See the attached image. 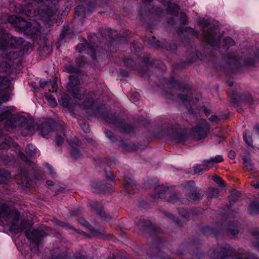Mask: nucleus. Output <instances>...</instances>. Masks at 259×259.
I'll use <instances>...</instances> for the list:
<instances>
[{
	"mask_svg": "<svg viewBox=\"0 0 259 259\" xmlns=\"http://www.w3.org/2000/svg\"><path fill=\"white\" fill-rule=\"evenodd\" d=\"M104 133L107 138H108L110 140L113 141L114 137L112 133L110 131H105Z\"/></svg>",
	"mask_w": 259,
	"mask_h": 259,
	"instance_id": "37998d69",
	"label": "nucleus"
},
{
	"mask_svg": "<svg viewBox=\"0 0 259 259\" xmlns=\"http://www.w3.org/2000/svg\"><path fill=\"white\" fill-rule=\"evenodd\" d=\"M212 180L220 186L224 187L225 186V182L221 177L215 175L213 176Z\"/></svg>",
	"mask_w": 259,
	"mask_h": 259,
	"instance_id": "c756f323",
	"label": "nucleus"
},
{
	"mask_svg": "<svg viewBox=\"0 0 259 259\" xmlns=\"http://www.w3.org/2000/svg\"><path fill=\"white\" fill-rule=\"evenodd\" d=\"M55 14V12H53L50 15H49L48 20V21H52V17Z\"/></svg>",
	"mask_w": 259,
	"mask_h": 259,
	"instance_id": "4d7b16f0",
	"label": "nucleus"
},
{
	"mask_svg": "<svg viewBox=\"0 0 259 259\" xmlns=\"http://www.w3.org/2000/svg\"><path fill=\"white\" fill-rule=\"evenodd\" d=\"M148 43L155 48L162 47L161 43L159 41L156 40V38L154 37L151 39H149Z\"/></svg>",
	"mask_w": 259,
	"mask_h": 259,
	"instance_id": "bb28decb",
	"label": "nucleus"
},
{
	"mask_svg": "<svg viewBox=\"0 0 259 259\" xmlns=\"http://www.w3.org/2000/svg\"><path fill=\"white\" fill-rule=\"evenodd\" d=\"M26 153L30 156H33L36 153V149L33 145L29 144L26 148Z\"/></svg>",
	"mask_w": 259,
	"mask_h": 259,
	"instance_id": "aec40b11",
	"label": "nucleus"
},
{
	"mask_svg": "<svg viewBox=\"0 0 259 259\" xmlns=\"http://www.w3.org/2000/svg\"><path fill=\"white\" fill-rule=\"evenodd\" d=\"M209 167L206 162L204 161L202 164H196L194 166V170L195 174H200L203 170H208Z\"/></svg>",
	"mask_w": 259,
	"mask_h": 259,
	"instance_id": "dca6fc26",
	"label": "nucleus"
},
{
	"mask_svg": "<svg viewBox=\"0 0 259 259\" xmlns=\"http://www.w3.org/2000/svg\"><path fill=\"white\" fill-rule=\"evenodd\" d=\"M76 259H86L85 257L83 255L75 256Z\"/></svg>",
	"mask_w": 259,
	"mask_h": 259,
	"instance_id": "bf43d9fd",
	"label": "nucleus"
},
{
	"mask_svg": "<svg viewBox=\"0 0 259 259\" xmlns=\"http://www.w3.org/2000/svg\"><path fill=\"white\" fill-rule=\"evenodd\" d=\"M78 223H79V224H80L81 225H82V226H83V227H85L87 228H89L90 225L87 222V221L85 220L83 218H80L78 220Z\"/></svg>",
	"mask_w": 259,
	"mask_h": 259,
	"instance_id": "c9c22d12",
	"label": "nucleus"
},
{
	"mask_svg": "<svg viewBox=\"0 0 259 259\" xmlns=\"http://www.w3.org/2000/svg\"><path fill=\"white\" fill-rule=\"evenodd\" d=\"M175 87L179 90H186L188 89L187 87L185 84H181L180 83H177Z\"/></svg>",
	"mask_w": 259,
	"mask_h": 259,
	"instance_id": "58836bf2",
	"label": "nucleus"
},
{
	"mask_svg": "<svg viewBox=\"0 0 259 259\" xmlns=\"http://www.w3.org/2000/svg\"><path fill=\"white\" fill-rule=\"evenodd\" d=\"M57 144L58 146L61 145L64 141V138L61 136L58 135L56 138Z\"/></svg>",
	"mask_w": 259,
	"mask_h": 259,
	"instance_id": "4c0bfd02",
	"label": "nucleus"
},
{
	"mask_svg": "<svg viewBox=\"0 0 259 259\" xmlns=\"http://www.w3.org/2000/svg\"><path fill=\"white\" fill-rule=\"evenodd\" d=\"M46 184L50 186H53L54 185V183L51 180H48L46 181Z\"/></svg>",
	"mask_w": 259,
	"mask_h": 259,
	"instance_id": "13d9d810",
	"label": "nucleus"
},
{
	"mask_svg": "<svg viewBox=\"0 0 259 259\" xmlns=\"http://www.w3.org/2000/svg\"><path fill=\"white\" fill-rule=\"evenodd\" d=\"M80 127L82 130L86 133H89L90 131L89 125L88 122L84 121H81L79 123Z\"/></svg>",
	"mask_w": 259,
	"mask_h": 259,
	"instance_id": "c85d7f7f",
	"label": "nucleus"
},
{
	"mask_svg": "<svg viewBox=\"0 0 259 259\" xmlns=\"http://www.w3.org/2000/svg\"><path fill=\"white\" fill-rule=\"evenodd\" d=\"M20 12L25 13L27 15H29V12H26V11H24V10H21L20 11Z\"/></svg>",
	"mask_w": 259,
	"mask_h": 259,
	"instance_id": "69168bd1",
	"label": "nucleus"
},
{
	"mask_svg": "<svg viewBox=\"0 0 259 259\" xmlns=\"http://www.w3.org/2000/svg\"><path fill=\"white\" fill-rule=\"evenodd\" d=\"M249 211L251 214L259 213V201L252 202L250 204Z\"/></svg>",
	"mask_w": 259,
	"mask_h": 259,
	"instance_id": "6ab92c4d",
	"label": "nucleus"
},
{
	"mask_svg": "<svg viewBox=\"0 0 259 259\" xmlns=\"http://www.w3.org/2000/svg\"><path fill=\"white\" fill-rule=\"evenodd\" d=\"M252 186L255 189H259V183L256 184L252 185Z\"/></svg>",
	"mask_w": 259,
	"mask_h": 259,
	"instance_id": "0e129e2a",
	"label": "nucleus"
},
{
	"mask_svg": "<svg viewBox=\"0 0 259 259\" xmlns=\"http://www.w3.org/2000/svg\"><path fill=\"white\" fill-rule=\"evenodd\" d=\"M105 120L113 127L117 128L121 132H130L132 130L131 125L123 121L120 120L114 115H108L105 117Z\"/></svg>",
	"mask_w": 259,
	"mask_h": 259,
	"instance_id": "6e6552de",
	"label": "nucleus"
},
{
	"mask_svg": "<svg viewBox=\"0 0 259 259\" xmlns=\"http://www.w3.org/2000/svg\"><path fill=\"white\" fill-rule=\"evenodd\" d=\"M45 165L46 167L49 170V173H50V175L54 178H56L57 174L54 170L53 167L48 163H45Z\"/></svg>",
	"mask_w": 259,
	"mask_h": 259,
	"instance_id": "2f4dec72",
	"label": "nucleus"
},
{
	"mask_svg": "<svg viewBox=\"0 0 259 259\" xmlns=\"http://www.w3.org/2000/svg\"><path fill=\"white\" fill-rule=\"evenodd\" d=\"M228 157L231 159H234L235 158V152L233 151H230L228 154Z\"/></svg>",
	"mask_w": 259,
	"mask_h": 259,
	"instance_id": "a18cd8bd",
	"label": "nucleus"
},
{
	"mask_svg": "<svg viewBox=\"0 0 259 259\" xmlns=\"http://www.w3.org/2000/svg\"><path fill=\"white\" fill-rule=\"evenodd\" d=\"M19 56V54L13 50L9 51L5 54V57L9 60L15 59Z\"/></svg>",
	"mask_w": 259,
	"mask_h": 259,
	"instance_id": "a878e982",
	"label": "nucleus"
},
{
	"mask_svg": "<svg viewBox=\"0 0 259 259\" xmlns=\"http://www.w3.org/2000/svg\"><path fill=\"white\" fill-rule=\"evenodd\" d=\"M257 51V52L255 53V56L259 59V50Z\"/></svg>",
	"mask_w": 259,
	"mask_h": 259,
	"instance_id": "774afa93",
	"label": "nucleus"
},
{
	"mask_svg": "<svg viewBox=\"0 0 259 259\" xmlns=\"http://www.w3.org/2000/svg\"><path fill=\"white\" fill-rule=\"evenodd\" d=\"M87 100L83 101V107L86 109L92 108L93 107L94 99L92 98H90L89 97L86 98Z\"/></svg>",
	"mask_w": 259,
	"mask_h": 259,
	"instance_id": "b1692460",
	"label": "nucleus"
},
{
	"mask_svg": "<svg viewBox=\"0 0 259 259\" xmlns=\"http://www.w3.org/2000/svg\"><path fill=\"white\" fill-rule=\"evenodd\" d=\"M178 97L180 101L187 108L189 106H191L194 103V101L191 98L185 94H179Z\"/></svg>",
	"mask_w": 259,
	"mask_h": 259,
	"instance_id": "4468645a",
	"label": "nucleus"
},
{
	"mask_svg": "<svg viewBox=\"0 0 259 259\" xmlns=\"http://www.w3.org/2000/svg\"><path fill=\"white\" fill-rule=\"evenodd\" d=\"M8 20L19 31H23L33 39H37L41 34L40 24L34 20L27 21L18 17L10 16Z\"/></svg>",
	"mask_w": 259,
	"mask_h": 259,
	"instance_id": "f257e3e1",
	"label": "nucleus"
},
{
	"mask_svg": "<svg viewBox=\"0 0 259 259\" xmlns=\"http://www.w3.org/2000/svg\"><path fill=\"white\" fill-rule=\"evenodd\" d=\"M6 145L5 143L0 144V149L1 150L4 149L6 148Z\"/></svg>",
	"mask_w": 259,
	"mask_h": 259,
	"instance_id": "052dcab7",
	"label": "nucleus"
},
{
	"mask_svg": "<svg viewBox=\"0 0 259 259\" xmlns=\"http://www.w3.org/2000/svg\"><path fill=\"white\" fill-rule=\"evenodd\" d=\"M69 78V82L67 84L68 91L72 93L74 98L81 100L86 91L84 88L78 87L80 81L78 76L75 74L70 75Z\"/></svg>",
	"mask_w": 259,
	"mask_h": 259,
	"instance_id": "39448f33",
	"label": "nucleus"
},
{
	"mask_svg": "<svg viewBox=\"0 0 259 259\" xmlns=\"http://www.w3.org/2000/svg\"><path fill=\"white\" fill-rule=\"evenodd\" d=\"M139 95L138 93H135L132 94V97L138 99L139 98Z\"/></svg>",
	"mask_w": 259,
	"mask_h": 259,
	"instance_id": "5fc2aeb1",
	"label": "nucleus"
},
{
	"mask_svg": "<svg viewBox=\"0 0 259 259\" xmlns=\"http://www.w3.org/2000/svg\"><path fill=\"white\" fill-rule=\"evenodd\" d=\"M224 41L226 47L232 46L235 45L234 40L230 37H227L225 38Z\"/></svg>",
	"mask_w": 259,
	"mask_h": 259,
	"instance_id": "7c9ffc66",
	"label": "nucleus"
},
{
	"mask_svg": "<svg viewBox=\"0 0 259 259\" xmlns=\"http://www.w3.org/2000/svg\"><path fill=\"white\" fill-rule=\"evenodd\" d=\"M181 20L182 24H185L187 22V16L184 13H181Z\"/></svg>",
	"mask_w": 259,
	"mask_h": 259,
	"instance_id": "ea45409f",
	"label": "nucleus"
},
{
	"mask_svg": "<svg viewBox=\"0 0 259 259\" xmlns=\"http://www.w3.org/2000/svg\"><path fill=\"white\" fill-rule=\"evenodd\" d=\"M7 120L6 126L11 128L17 127H24L23 130L27 131L25 134H28L33 128L32 125H27V120L23 116H12L10 112L7 111L0 115V121Z\"/></svg>",
	"mask_w": 259,
	"mask_h": 259,
	"instance_id": "7ed1b4c3",
	"label": "nucleus"
},
{
	"mask_svg": "<svg viewBox=\"0 0 259 259\" xmlns=\"http://www.w3.org/2000/svg\"><path fill=\"white\" fill-rule=\"evenodd\" d=\"M91 207L97 210V212L102 218H105L106 219H110L111 217L109 214H106L105 212L102 209V206L96 201H92L90 202Z\"/></svg>",
	"mask_w": 259,
	"mask_h": 259,
	"instance_id": "ddd939ff",
	"label": "nucleus"
},
{
	"mask_svg": "<svg viewBox=\"0 0 259 259\" xmlns=\"http://www.w3.org/2000/svg\"><path fill=\"white\" fill-rule=\"evenodd\" d=\"M46 98H47L48 101L49 102V103L52 106H55L57 104V103H56V99L53 96H52L51 95H48V96H46Z\"/></svg>",
	"mask_w": 259,
	"mask_h": 259,
	"instance_id": "72a5a7b5",
	"label": "nucleus"
},
{
	"mask_svg": "<svg viewBox=\"0 0 259 259\" xmlns=\"http://www.w3.org/2000/svg\"><path fill=\"white\" fill-rule=\"evenodd\" d=\"M57 86V85L56 83V81H54L52 84V88L53 91H56Z\"/></svg>",
	"mask_w": 259,
	"mask_h": 259,
	"instance_id": "6e6d98bb",
	"label": "nucleus"
},
{
	"mask_svg": "<svg viewBox=\"0 0 259 259\" xmlns=\"http://www.w3.org/2000/svg\"><path fill=\"white\" fill-rule=\"evenodd\" d=\"M209 132V127L205 121L203 122L202 126H197L193 130L195 138L197 140L204 138Z\"/></svg>",
	"mask_w": 259,
	"mask_h": 259,
	"instance_id": "9b49d317",
	"label": "nucleus"
},
{
	"mask_svg": "<svg viewBox=\"0 0 259 259\" xmlns=\"http://www.w3.org/2000/svg\"><path fill=\"white\" fill-rule=\"evenodd\" d=\"M228 230L230 231L231 234L233 235L237 234L238 232V230L237 229H232L231 228H229Z\"/></svg>",
	"mask_w": 259,
	"mask_h": 259,
	"instance_id": "49530a36",
	"label": "nucleus"
},
{
	"mask_svg": "<svg viewBox=\"0 0 259 259\" xmlns=\"http://www.w3.org/2000/svg\"><path fill=\"white\" fill-rule=\"evenodd\" d=\"M224 160L223 158L221 155H217L214 157H211L210 159L205 160V162L207 163H219L223 161Z\"/></svg>",
	"mask_w": 259,
	"mask_h": 259,
	"instance_id": "5701e85b",
	"label": "nucleus"
},
{
	"mask_svg": "<svg viewBox=\"0 0 259 259\" xmlns=\"http://www.w3.org/2000/svg\"><path fill=\"white\" fill-rule=\"evenodd\" d=\"M211 257L218 259H226L227 257L231 259H255L251 254L244 253L243 250H241L236 255L234 250L228 244L217 247L213 251Z\"/></svg>",
	"mask_w": 259,
	"mask_h": 259,
	"instance_id": "20e7f679",
	"label": "nucleus"
},
{
	"mask_svg": "<svg viewBox=\"0 0 259 259\" xmlns=\"http://www.w3.org/2000/svg\"><path fill=\"white\" fill-rule=\"evenodd\" d=\"M241 100H245L249 103L253 102V99L250 94H247L242 97Z\"/></svg>",
	"mask_w": 259,
	"mask_h": 259,
	"instance_id": "f704fd0d",
	"label": "nucleus"
},
{
	"mask_svg": "<svg viewBox=\"0 0 259 259\" xmlns=\"http://www.w3.org/2000/svg\"><path fill=\"white\" fill-rule=\"evenodd\" d=\"M209 119L212 121V122H216L218 120V118L215 115H211L209 118Z\"/></svg>",
	"mask_w": 259,
	"mask_h": 259,
	"instance_id": "09e8293b",
	"label": "nucleus"
},
{
	"mask_svg": "<svg viewBox=\"0 0 259 259\" xmlns=\"http://www.w3.org/2000/svg\"><path fill=\"white\" fill-rule=\"evenodd\" d=\"M171 130L168 131V134L170 137L171 140L177 143H184L186 141L188 136L187 131L181 128L179 125L174 126L170 125Z\"/></svg>",
	"mask_w": 259,
	"mask_h": 259,
	"instance_id": "0eeeda50",
	"label": "nucleus"
},
{
	"mask_svg": "<svg viewBox=\"0 0 259 259\" xmlns=\"http://www.w3.org/2000/svg\"><path fill=\"white\" fill-rule=\"evenodd\" d=\"M98 44H95L93 40H90V44L87 42L80 44L76 46V48L78 52H85L94 59L96 58V49L98 47Z\"/></svg>",
	"mask_w": 259,
	"mask_h": 259,
	"instance_id": "1a4fd4ad",
	"label": "nucleus"
},
{
	"mask_svg": "<svg viewBox=\"0 0 259 259\" xmlns=\"http://www.w3.org/2000/svg\"><path fill=\"white\" fill-rule=\"evenodd\" d=\"M68 71L70 72H74L73 68L71 67H69V69L68 70Z\"/></svg>",
	"mask_w": 259,
	"mask_h": 259,
	"instance_id": "338daca9",
	"label": "nucleus"
},
{
	"mask_svg": "<svg viewBox=\"0 0 259 259\" xmlns=\"http://www.w3.org/2000/svg\"><path fill=\"white\" fill-rule=\"evenodd\" d=\"M167 11L168 13L177 17L179 11V7L177 4H170L167 8Z\"/></svg>",
	"mask_w": 259,
	"mask_h": 259,
	"instance_id": "a211bd4d",
	"label": "nucleus"
},
{
	"mask_svg": "<svg viewBox=\"0 0 259 259\" xmlns=\"http://www.w3.org/2000/svg\"><path fill=\"white\" fill-rule=\"evenodd\" d=\"M219 194V190L217 188H209L207 193V197L209 198L218 197Z\"/></svg>",
	"mask_w": 259,
	"mask_h": 259,
	"instance_id": "412c9836",
	"label": "nucleus"
},
{
	"mask_svg": "<svg viewBox=\"0 0 259 259\" xmlns=\"http://www.w3.org/2000/svg\"><path fill=\"white\" fill-rule=\"evenodd\" d=\"M139 122L144 125H146L147 124L149 123L148 120L146 119H145L144 120L140 119H139Z\"/></svg>",
	"mask_w": 259,
	"mask_h": 259,
	"instance_id": "3c124183",
	"label": "nucleus"
},
{
	"mask_svg": "<svg viewBox=\"0 0 259 259\" xmlns=\"http://www.w3.org/2000/svg\"><path fill=\"white\" fill-rule=\"evenodd\" d=\"M198 24L202 28L204 40L212 47L218 46L221 39L220 35L217 34L218 28L206 19H200Z\"/></svg>",
	"mask_w": 259,
	"mask_h": 259,
	"instance_id": "f03ea898",
	"label": "nucleus"
},
{
	"mask_svg": "<svg viewBox=\"0 0 259 259\" xmlns=\"http://www.w3.org/2000/svg\"><path fill=\"white\" fill-rule=\"evenodd\" d=\"M23 43L24 40L22 37H14L10 34H5L0 39V49L7 51L9 46L11 49L17 48Z\"/></svg>",
	"mask_w": 259,
	"mask_h": 259,
	"instance_id": "423d86ee",
	"label": "nucleus"
},
{
	"mask_svg": "<svg viewBox=\"0 0 259 259\" xmlns=\"http://www.w3.org/2000/svg\"><path fill=\"white\" fill-rule=\"evenodd\" d=\"M168 201L171 203H176L178 201V197L176 194H172L169 198H168Z\"/></svg>",
	"mask_w": 259,
	"mask_h": 259,
	"instance_id": "e433bc0d",
	"label": "nucleus"
},
{
	"mask_svg": "<svg viewBox=\"0 0 259 259\" xmlns=\"http://www.w3.org/2000/svg\"><path fill=\"white\" fill-rule=\"evenodd\" d=\"M124 182L126 185L128 186H131L132 187H133L135 185L134 181L130 178L125 179Z\"/></svg>",
	"mask_w": 259,
	"mask_h": 259,
	"instance_id": "a19ab883",
	"label": "nucleus"
},
{
	"mask_svg": "<svg viewBox=\"0 0 259 259\" xmlns=\"http://www.w3.org/2000/svg\"><path fill=\"white\" fill-rule=\"evenodd\" d=\"M252 234L253 236L257 238L259 237V230H254L252 232Z\"/></svg>",
	"mask_w": 259,
	"mask_h": 259,
	"instance_id": "864d4df0",
	"label": "nucleus"
},
{
	"mask_svg": "<svg viewBox=\"0 0 259 259\" xmlns=\"http://www.w3.org/2000/svg\"><path fill=\"white\" fill-rule=\"evenodd\" d=\"M149 224V222H145L144 223H140L138 224V226L141 227V229H142L143 230H147L146 227L148 226V225Z\"/></svg>",
	"mask_w": 259,
	"mask_h": 259,
	"instance_id": "79ce46f5",
	"label": "nucleus"
},
{
	"mask_svg": "<svg viewBox=\"0 0 259 259\" xmlns=\"http://www.w3.org/2000/svg\"><path fill=\"white\" fill-rule=\"evenodd\" d=\"M243 140L244 142L249 146H252V141L251 137L246 133L243 134Z\"/></svg>",
	"mask_w": 259,
	"mask_h": 259,
	"instance_id": "473e14b6",
	"label": "nucleus"
},
{
	"mask_svg": "<svg viewBox=\"0 0 259 259\" xmlns=\"http://www.w3.org/2000/svg\"><path fill=\"white\" fill-rule=\"evenodd\" d=\"M243 164L246 169L249 170H252L254 169V165L250 162V159L249 157H245L243 158Z\"/></svg>",
	"mask_w": 259,
	"mask_h": 259,
	"instance_id": "4be33fe9",
	"label": "nucleus"
},
{
	"mask_svg": "<svg viewBox=\"0 0 259 259\" xmlns=\"http://www.w3.org/2000/svg\"><path fill=\"white\" fill-rule=\"evenodd\" d=\"M70 153L71 156L75 159L79 158L81 155L79 149L77 148H72Z\"/></svg>",
	"mask_w": 259,
	"mask_h": 259,
	"instance_id": "393cba45",
	"label": "nucleus"
},
{
	"mask_svg": "<svg viewBox=\"0 0 259 259\" xmlns=\"http://www.w3.org/2000/svg\"><path fill=\"white\" fill-rule=\"evenodd\" d=\"M75 20H79L84 18L85 15V8L82 6H78L75 8Z\"/></svg>",
	"mask_w": 259,
	"mask_h": 259,
	"instance_id": "2eb2a0df",
	"label": "nucleus"
},
{
	"mask_svg": "<svg viewBox=\"0 0 259 259\" xmlns=\"http://www.w3.org/2000/svg\"><path fill=\"white\" fill-rule=\"evenodd\" d=\"M254 247L257 249L259 251V242L257 241L254 243Z\"/></svg>",
	"mask_w": 259,
	"mask_h": 259,
	"instance_id": "e2e57ef3",
	"label": "nucleus"
},
{
	"mask_svg": "<svg viewBox=\"0 0 259 259\" xmlns=\"http://www.w3.org/2000/svg\"><path fill=\"white\" fill-rule=\"evenodd\" d=\"M119 73L123 77H127L128 76V72L126 71L123 70H120Z\"/></svg>",
	"mask_w": 259,
	"mask_h": 259,
	"instance_id": "de8ad7c7",
	"label": "nucleus"
},
{
	"mask_svg": "<svg viewBox=\"0 0 259 259\" xmlns=\"http://www.w3.org/2000/svg\"><path fill=\"white\" fill-rule=\"evenodd\" d=\"M165 190L163 189L162 185H158L155 188V193L154 195V198L159 197L160 198H164V194Z\"/></svg>",
	"mask_w": 259,
	"mask_h": 259,
	"instance_id": "f3484780",
	"label": "nucleus"
},
{
	"mask_svg": "<svg viewBox=\"0 0 259 259\" xmlns=\"http://www.w3.org/2000/svg\"><path fill=\"white\" fill-rule=\"evenodd\" d=\"M55 123L52 120H49L43 122L38 128V130L41 136L45 137L53 131V127Z\"/></svg>",
	"mask_w": 259,
	"mask_h": 259,
	"instance_id": "f8f14e48",
	"label": "nucleus"
},
{
	"mask_svg": "<svg viewBox=\"0 0 259 259\" xmlns=\"http://www.w3.org/2000/svg\"><path fill=\"white\" fill-rule=\"evenodd\" d=\"M124 64L127 67H131L133 64V61L130 59H127L124 61Z\"/></svg>",
	"mask_w": 259,
	"mask_h": 259,
	"instance_id": "c03bdc74",
	"label": "nucleus"
},
{
	"mask_svg": "<svg viewBox=\"0 0 259 259\" xmlns=\"http://www.w3.org/2000/svg\"><path fill=\"white\" fill-rule=\"evenodd\" d=\"M185 188L192 192L189 194L190 200L195 201L202 199L203 194L200 190H197L195 188V184L193 181H189L185 186Z\"/></svg>",
	"mask_w": 259,
	"mask_h": 259,
	"instance_id": "9d476101",
	"label": "nucleus"
},
{
	"mask_svg": "<svg viewBox=\"0 0 259 259\" xmlns=\"http://www.w3.org/2000/svg\"><path fill=\"white\" fill-rule=\"evenodd\" d=\"M47 83H48V82L46 81L41 80H40L39 81V86L41 88H44L47 84Z\"/></svg>",
	"mask_w": 259,
	"mask_h": 259,
	"instance_id": "8fccbe9b",
	"label": "nucleus"
},
{
	"mask_svg": "<svg viewBox=\"0 0 259 259\" xmlns=\"http://www.w3.org/2000/svg\"><path fill=\"white\" fill-rule=\"evenodd\" d=\"M10 68V66L8 63L6 62L0 63V72H9Z\"/></svg>",
	"mask_w": 259,
	"mask_h": 259,
	"instance_id": "cd10ccee",
	"label": "nucleus"
},
{
	"mask_svg": "<svg viewBox=\"0 0 259 259\" xmlns=\"http://www.w3.org/2000/svg\"><path fill=\"white\" fill-rule=\"evenodd\" d=\"M203 232L205 233V234H209V232H212V230H211L210 228H209V227H205L203 229Z\"/></svg>",
	"mask_w": 259,
	"mask_h": 259,
	"instance_id": "603ef678",
	"label": "nucleus"
},
{
	"mask_svg": "<svg viewBox=\"0 0 259 259\" xmlns=\"http://www.w3.org/2000/svg\"><path fill=\"white\" fill-rule=\"evenodd\" d=\"M20 157H21V158L22 160H24V161H26V159H27V158H26V156H25V155H24V154H23V153H21V154H20Z\"/></svg>",
	"mask_w": 259,
	"mask_h": 259,
	"instance_id": "680f3d73",
	"label": "nucleus"
}]
</instances>
